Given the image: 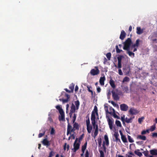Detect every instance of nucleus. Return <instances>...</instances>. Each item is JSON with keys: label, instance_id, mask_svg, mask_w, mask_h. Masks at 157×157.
I'll return each mask as SVG.
<instances>
[{"label": "nucleus", "instance_id": "nucleus-1", "mask_svg": "<svg viewBox=\"0 0 157 157\" xmlns=\"http://www.w3.org/2000/svg\"><path fill=\"white\" fill-rule=\"evenodd\" d=\"M75 105L73 103H72L71 107L70 112L69 113V115L70 117L72 116L73 113H75V110H78L79 109L80 102L78 100H77L75 102Z\"/></svg>", "mask_w": 157, "mask_h": 157}, {"label": "nucleus", "instance_id": "nucleus-2", "mask_svg": "<svg viewBox=\"0 0 157 157\" xmlns=\"http://www.w3.org/2000/svg\"><path fill=\"white\" fill-rule=\"evenodd\" d=\"M132 42L130 38H128L123 43L124 47L123 49L125 50H128V49L131 48L130 46Z\"/></svg>", "mask_w": 157, "mask_h": 157}, {"label": "nucleus", "instance_id": "nucleus-3", "mask_svg": "<svg viewBox=\"0 0 157 157\" xmlns=\"http://www.w3.org/2000/svg\"><path fill=\"white\" fill-rule=\"evenodd\" d=\"M91 120V121L92 124L94 128L95 129L97 125H98V124H96V117L95 114V112L94 111L92 112Z\"/></svg>", "mask_w": 157, "mask_h": 157}, {"label": "nucleus", "instance_id": "nucleus-4", "mask_svg": "<svg viewBox=\"0 0 157 157\" xmlns=\"http://www.w3.org/2000/svg\"><path fill=\"white\" fill-rule=\"evenodd\" d=\"M78 141V138H76L73 144L74 148L72 149V150L74 152H75L79 148L80 143H77Z\"/></svg>", "mask_w": 157, "mask_h": 157}, {"label": "nucleus", "instance_id": "nucleus-5", "mask_svg": "<svg viewBox=\"0 0 157 157\" xmlns=\"http://www.w3.org/2000/svg\"><path fill=\"white\" fill-rule=\"evenodd\" d=\"M94 68L95 69H92L90 72V74L93 76L97 75L100 73V71L97 66L95 67Z\"/></svg>", "mask_w": 157, "mask_h": 157}, {"label": "nucleus", "instance_id": "nucleus-6", "mask_svg": "<svg viewBox=\"0 0 157 157\" xmlns=\"http://www.w3.org/2000/svg\"><path fill=\"white\" fill-rule=\"evenodd\" d=\"M76 130L75 128H72V126L70 124H68L67 129V135H68L69 134H71V132H74Z\"/></svg>", "mask_w": 157, "mask_h": 157}, {"label": "nucleus", "instance_id": "nucleus-7", "mask_svg": "<svg viewBox=\"0 0 157 157\" xmlns=\"http://www.w3.org/2000/svg\"><path fill=\"white\" fill-rule=\"evenodd\" d=\"M140 41V40L139 39H137L136 41V43L132 45L131 46V49L134 48V49L133 50V52H135L137 50V48L136 47H137L139 46Z\"/></svg>", "mask_w": 157, "mask_h": 157}, {"label": "nucleus", "instance_id": "nucleus-8", "mask_svg": "<svg viewBox=\"0 0 157 157\" xmlns=\"http://www.w3.org/2000/svg\"><path fill=\"white\" fill-rule=\"evenodd\" d=\"M106 117H108L107 121L108 123V124L109 126L110 129L111 130L112 129L113 127V119H110L109 117L106 116Z\"/></svg>", "mask_w": 157, "mask_h": 157}, {"label": "nucleus", "instance_id": "nucleus-9", "mask_svg": "<svg viewBox=\"0 0 157 157\" xmlns=\"http://www.w3.org/2000/svg\"><path fill=\"white\" fill-rule=\"evenodd\" d=\"M120 108L121 111H126L128 110V107L127 105L122 104L120 105Z\"/></svg>", "mask_w": 157, "mask_h": 157}, {"label": "nucleus", "instance_id": "nucleus-10", "mask_svg": "<svg viewBox=\"0 0 157 157\" xmlns=\"http://www.w3.org/2000/svg\"><path fill=\"white\" fill-rule=\"evenodd\" d=\"M129 113L131 115H136L138 113L137 110L132 108H130L129 110Z\"/></svg>", "mask_w": 157, "mask_h": 157}, {"label": "nucleus", "instance_id": "nucleus-11", "mask_svg": "<svg viewBox=\"0 0 157 157\" xmlns=\"http://www.w3.org/2000/svg\"><path fill=\"white\" fill-rule=\"evenodd\" d=\"M120 135L121 136V139L124 143H126L127 142V138L123 134L121 130L119 131Z\"/></svg>", "mask_w": 157, "mask_h": 157}, {"label": "nucleus", "instance_id": "nucleus-12", "mask_svg": "<svg viewBox=\"0 0 157 157\" xmlns=\"http://www.w3.org/2000/svg\"><path fill=\"white\" fill-rule=\"evenodd\" d=\"M126 34L125 32L123 30H122L121 32V33L120 36V38L122 40L124 39L126 36Z\"/></svg>", "mask_w": 157, "mask_h": 157}, {"label": "nucleus", "instance_id": "nucleus-13", "mask_svg": "<svg viewBox=\"0 0 157 157\" xmlns=\"http://www.w3.org/2000/svg\"><path fill=\"white\" fill-rule=\"evenodd\" d=\"M112 94L114 100H119V98L118 94L117 93H116L115 92L113 91H112Z\"/></svg>", "mask_w": 157, "mask_h": 157}, {"label": "nucleus", "instance_id": "nucleus-14", "mask_svg": "<svg viewBox=\"0 0 157 157\" xmlns=\"http://www.w3.org/2000/svg\"><path fill=\"white\" fill-rule=\"evenodd\" d=\"M42 143L44 145L47 147L50 146V145L49 141L46 138L44 139L42 141Z\"/></svg>", "mask_w": 157, "mask_h": 157}, {"label": "nucleus", "instance_id": "nucleus-15", "mask_svg": "<svg viewBox=\"0 0 157 157\" xmlns=\"http://www.w3.org/2000/svg\"><path fill=\"white\" fill-rule=\"evenodd\" d=\"M105 80V76L102 77H101L99 79V83L101 86H104V81Z\"/></svg>", "mask_w": 157, "mask_h": 157}, {"label": "nucleus", "instance_id": "nucleus-16", "mask_svg": "<svg viewBox=\"0 0 157 157\" xmlns=\"http://www.w3.org/2000/svg\"><path fill=\"white\" fill-rule=\"evenodd\" d=\"M132 49H131V48L130 49H128V50H126L127 51V53L128 54L129 56H130L132 57H134L135 56V54L134 53L132 52L131 51H132Z\"/></svg>", "mask_w": 157, "mask_h": 157}, {"label": "nucleus", "instance_id": "nucleus-17", "mask_svg": "<svg viewBox=\"0 0 157 157\" xmlns=\"http://www.w3.org/2000/svg\"><path fill=\"white\" fill-rule=\"evenodd\" d=\"M114 136L116 139V142H121V140L120 139L118 138L119 136V134L118 132H115L114 134Z\"/></svg>", "mask_w": 157, "mask_h": 157}, {"label": "nucleus", "instance_id": "nucleus-18", "mask_svg": "<svg viewBox=\"0 0 157 157\" xmlns=\"http://www.w3.org/2000/svg\"><path fill=\"white\" fill-rule=\"evenodd\" d=\"M143 29H141L140 27H138L136 28V33L140 35L143 32Z\"/></svg>", "mask_w": 157, "mask_h": 157}, {"label": "nucleus", "instance_id": "nucleus-19", "mask_svg": "<svg viewBox=\"0 0 157 157\" xmlns=\"http://www.w3.org/2000/svg\"><path fill=\"white\" fill-rule=\"evenodd\" d=\"M109 84L111 87L113 89H115L116 87V86L115 84L114 81L111 78L109 81Z\"/></svg>", "mask_w": 157, "mask_h": 157}, {"label": "nucleus", "instance_id": "nucleus-20", "mask_svg": "<svg viewBox=\"0 0 157 157\" xmlns=\"http://www.w3.org/2000/svg\"><path fill=\"white\" fill-rule=\"evenodd\" d=\"M98 125H97L96 126V128L95 129L94 132V137L95 138L98 135Z\"/></svg>", "mask_w": 157, "mask_h": 157}, {"label": "nucleus", "instance_id": "nucleus-21", "mask_svg": "<svg viewBox=\"0 0 157 157\" xmlns=\"http://www.w3.org/2000/svg\"><path fill=\"white\" fill-rule=\"evenodd\" d=\"M134 117H131L129 118H128L127 117L125 118V122L127 123H132V120Z\"/></svg>", "mask_w": 157, "mask_h": 157}, {"label": "nucleus", "instance_id": "nucleus-22", "mask_svg": "<svg viewBox=\"0 0 157 157\" xmlns=\"http://www.w3.org/2000/svg\"><path fill=\"white\" fill-rule=\"evenodd\" d=\"M61 117H59V120L60 121H65V118H64V112H62V113H60Z\"/></svg>", "mask_w": 157, "mask_h": 157}, {"label": "nucleus", "instance_id": "nucleus-23", "mask_svg": "<svg viewBox=\"0 0 157 157\" xmlns=\"http://www.w3.org/2000/svg\"><path fill=\"white\" fill-rule=\"evenodd\" d=\"M150 153L151 154L153 155H157V150L153 149L150 151Z\"/></svg>", "mask_w": 157, "mask_h": 157}, {"label": "nucleus", "instance_id": "nucleus-24", "mask_svg": "<svg viewBox=\"0 0 157 157\" xmlns=\"http://www.w3.org/2000/svg\"><path fill=\"white\" fill-rule=\"evenodd\" d=\"M56 108L58 110L59 113L63 112V109L61 108L59 105H57L56 106Z\"/></svg>", "mask_w": 157, "mask_h": 157}, {"label": "nucleus", "instance_id": "nucleus-25", "mask_svg": "<svg viewBox=\"0 0 157 157\" xmlns=\"http://www.w3.org/2000/svg\"><path fill=\"white\" fill-rule=\"evenodd\" d=\"M134 153L138 156L140 157L142 155V153L140 151V150L137 149L134 151Z\"/></svg>", "mask_w": 157, "mask_h": 157}, {"label": "nucleus", "instance_id": "nucleus-26", "mask_svg": "<svg viewBox=\"0 0 157 157\" xmlns=\"http://www.w3.org/2000/svg\"><path fill=\"white\" fill-rule=\"evenodd\" d=\"M104 139L106 142V145L108 146L109 145V139L107 135H105L104 136Z\"/></svg>", "mask_w": 157, "mask_h": 157}, {"label": "nucleus", "instance_id": "nucleus-27", "mask_svg": "<svg viewBox=\"0 0 157 157\" xmlns=\"http://www.w3.org/2000/svg\"><path fill=\"white\" fill-rule=\"evenodd\" d=\"M137 138L143 140H146V137L145 136L139 135L137 136Z\"/></svg>", "mask_w": 157, "mask_h": 157}, {"label": "nucleus", "instance_id": "nucleus-28", "mask_svg": "<svg viewBox=\"0 0 157 157\" xmlns=\"http://www.w3.org/2000/svg\"><path fill=\"white\" fill-rule=\"evenodd\" d=\"M87 144V142H86L82 146V152L84 153L86 149V146Z\"/></svg>", "mask_w": 157, "mask_h": 157}, {"label": "nucleus", "instance_id": "nucleus-29", "mask_svg": "<svg viewBox=\"0 0 157 157\" xmlns=\"http://www.w3.org/2000/svg\"><path fill=\"white\" fill-rule=\"evenodd\" d=\"M87 130L88 133H90L91 132L92 129V127L90 125H89L88 126H86Z\"/></svg>", "mask_w": 157, "mask_h": 157}, {"label": "nucleus", "instance_id": "nucleus-30", "mask_svg": "<svg viewBox=\"0 0 157 157\" xmlns=\"http://www.w3.org/2000/svg\"><path fill=\"white\" fill-rule=\"evenodd\" d=\"M73 126L74 128H75L76 130H78L79 129V125L77 123L75 122L74 123Z\"/></svg>", "mask_w": 157, "mask_h": 157}, {"label": "nucleus", "instance_id": "nucleus-31", "mask_svg": "<svg viewBox=\"0 0 157 157\" xmlns=\"http://www.w3.org/2000/svg\"><path fill=\"white\" fill-rule=\"evenodd\" d=\"M75 85L73 83H72L70 85L69 87V89L71 90V92H73L74 91V88Z\"/></svg>", "mask_w": 157, "mask_h": 157}, {"label": "nucleus", "instance_id": "nucleus-32", "mask_svg": "<svg viewBox=\"0 0 157 157\" xmlns=\"http://www.w3.org/2000/svg\"><path fill=\"white\" fill-rule=\"evenodd\" d=\"M115 124L118 127H121L122 126L120 121L118 120L116 121Z\"/></svg>", "mask_w": 157, "mask_h": 157}, {"label": "nucleus", "instance_id": "nucleus-33", "mask_svg": "<svg viewBox=\"0 0 157 157\" xmlns=\"http://www.w3.org/2000/svg\"><path fill=\"white\" fill-rule=\"evenodd\" d=\"M123 90L124 92H126V93L128 92L129 89L128 87L127 86L124 87L123 88Z\"/></svg>", "mask_w": 157, "mask_h": 157}, {"label": "nucleus", "instance_id": "nucleus-34", "mask_svg": "<svg viewBox=\"0 0 157 157\" xmlns=\"http://www.w3.org/2000/svg\"><path fill=\"white\" fill-rule=\"evenodd\" d=\"M123 57V56L122 55H120L118 56L117 58L118 59V62L121 63L122 59Z\"/></svg>", "mask_w": 157, "mask_h": 157}, {"label": "nucleus", "instance_id": "nucleus-35", "mask_svg": "<svg viewBox=\"0 0 157 157\" xmlns=\"http://www.w3.org/2000/svg\"><path fill=\"white\" fill-rule=\"evenodd\" d=\"M115 48L117 53H119L121 52H123L122 50L119 49L117 45L116 46Z\"/></svg>", "mask_w": 157, "mask_h": 157}, {"label": "nucleus", "instance_id": "nucleus-36", "mask_svg": "<svg viewBox=\"0 0 157 157\" xmlns=\"http://www.w3.org/2000/svg\"><path fill=\"white\" fill-rule=\"evenodd\" d=\"M155 128V125L154 124L151 126V128L149 129V130L151 131H153Z\"/></svg>", "mask_w": 157, "mask_h": 157}, {"label": "nucleus", "instance_id": "nucleus-37", "mask_svg": "<svg viewBox=\"0 0 157 157\" xmlns=\"http://www.w3.org/2000/svg\"><path fill=\"white\" fill-rule=\"evenodd\" d=\"M111 54L110 52H109L107 53L106 54V56L108 59L109 60H110L111 57Z\"/></svg>", "mask_w": 157, "mask_h": 157}, {"label": "nucleus", "instance_id": "nucleus-38", "mask_svg": "<svg viewBox=\"0 0 157 157\" xmlns=\"http://www.w3.org/2000/svg\"><path fill=\"white\" fill-rule=\"evenodd\" d=\"M108 107L107 106H105V111L106 113H108L109 114H111L112 112H109L108 111Z\"/></svg>", "mask_w": 157, "mask_h": 157}, {"label": "nucleus", "instance_id": "nucleus-39", "mask_svg": "<svg viewBox=\"0 0 157 157\" xmlns=\"http://www.w3.org/2000/svg\"><path fill=\"white\" fill-rule=\"evenodd\" d=\"M128 140L129 142L130 143H133L134 142V140H133L132 138L131 137V136L129 135H128Z\"/></svg>", "mask_w": 157, "mask_h": 157}, {"label": "nucleus", "instance_id": "nucleus-40", "mask_svg": "<svg viewBox=\"0 0 157 157\" xmlns=\"http://www.w3.org/2000/svg\"><path fill=\"white\" fill-rule=\"evenodd\" d=\"M98 146L99 147H101V137L98 138Z\"/></svg>", "mask_w": 157, "mask_h": 157}, {"label": "nucleus", "instance_id": "nucleus-41", "mask_svg": "<svg viewBox=\"0 0 157 157\" xmlns=\"http://www.w3.org/2000/svg\"><path fill=\"white\" fill-rule=\"evenodd\" d=\"M99 152L100 153V157H104V154L103 151L102 150H99Z\"/></svg>", "mask_w": 157, "mask_h": 157}, {"label": "nucleus", "instance_id": "nucleus-42", "mask_svg": "<svg viewBox=\"0 0 157 157\" xmlns=\"http://www.w3.org/2000/svg\"><path fill=\"white\" fill-rule=\"evenodd\" d=\"M121 119L123 122V124H125L124 121H125V116L124 115H123V116L121 117Z\"/></svg>", "mask_w": 157, "mask_h": 157}, {"label": "nucleus", "instance_id": "nucleus-43", "mask_svg": "<svg viewBox=\"0 0 157 157\" xmlns=\"http://www.w3.org/2000/svg\"><path fill=\"white\" fill-rule=\"evenodd\" d=\"M66 146H67V150H68L69 149V145H67L66 143H65L64 146V150H66Z\"/></svg>", "mask_w": 157, "mask_h": 157}, {"label": "nucleus", "instance_id": "nucleus-44", "mask_svg": "<svg viewBox=\"0 0 157 157\" xmlns=\"http://www.w3.org/2000/svg\"><path fill=\"white\" fill-rule=\"evenodd\" d=\"M84 136V134H82L80 137H79L78 139V142L79 143H80L82 139Z\"/></svg>", "mask_w": 157, "mask_h": 157}, {"label": "nucleus", "instance_id": "nucleus-45", "mask_svg": "<svg viewBox=\"0 0 157 157\" xmlns=\"http://www.w3.org/2000/svg\"><path fill=\"white\" fill-rule=\"evenodd\" d=\"M129 78L127 77H124L123 80V82H127L129 81Z\"/></svg>", "mask_w": 157, "mask_h": 157}, {"label": "nucleus", "instance_id": "nucleus-46", "mask_svg": "<svg viewBox=\"0 0 157 157\" xmlns=\"http://www.w3.org/2000/svg\"><path fill=\"white\" fill-rule=\"evenodd\" d=\"M55 133V130L53 128H52L50 132V134L51 135H54Z\"/></svg>", "mask_w": 157, "mask_h": 157}, {"label": "nucleus", "instance_id": "nucleus-47", "mask_svg": "<svg viewBox=\"0 0 157 157\" xmlns=\"http://www.w3.org/2000/svg\"><path fill=\"white\" fill-rule=\"evenodd\" d=\"M90 122L89 118H88V119L86 120V126H88L89 125H90Z\"/></svg>", "mask_w": 157, "mask_h": 157}, {"label": "nucleus", "instance_id": "nucleus-48", "mask_svg": "<svg viewBox=\"0 0 157 157\" xmlns=\"http://www.w3.org/2000/svg\"><path fill=\"white\" fill-rule=\"evenodd\" d=\"M144 119V118L143 117H142L140 118H139L138 119V121L140 124H141L143 119Z\"/></svg>", "mask_w": 157, "mask_h": 157}, {"label": "nucleus", "instance_id": "nucleus-49", "mask_svg": "<svg viewBox=\"0 0 157 157\" xmlns=\"http://www.w3.org/2000/svg\"><path fill=\"white\" fill-rule=\"evenodd\" d=\"M45 133V132H44L43 133H40L38 135V137L40 138L42 137L44 135Z\"/></svg>", "mask_w": 157, "mask_h": 157}, {"label": "nucleus", "instance_id": "nucleus-50", "mask_svg": "<svg viewBox=\"0 0 157 157\" xmlns=\"http://www.w3.org/2000/svg\"><path fill=\"white\" fill-rule=\"evenodd\" d=\"M94 110L95 111L96 114H98V109L96 106H94Z\"/></svg>", "mask_w": 157, "mask_h": 157}, {"label": "nucleus", "instance_id": "nucleus-51", "mask_svg": "<svg viewBox=\"0 0 157 157\" xmlns=\"http://www.w3.org/2000/svg\"><path fill=\"white\" fill-rule=\"evenodd\" d=\"M121 67V63L118 62L117 68L119 69H120Z\"/></svg>", "mask_w": 157, "mask_h": 157}, {"label": "nucleus", "instance_id": "nucleus-52", "mask_svg": "<svg viewBox=\"0 0 157 157\" xmlns=\"http://www.w3.org/2000/svg\"><path fill=\"white\" fill-rule=\"evenodd\" d=\"M76 116L75 114H74V116L73 117V123H74L75 122V121L76 119Z\"/></svg>", "mask_w": 157, "mask_h": 157}, {"label": "nucleus", "instance_id": "nucleus-53", "mask_svg": "<svg viewBox=\"0 0 157 157\" xmlns=\"http://www.w3.org/2000/svg\"><path fill=\"white\" fill-rule=\"evenodd\" d=\"M118 73L121 75H123L121 70L120 69H119L118 70Z\"/></svg>", "mask_w": 157, "mask_h": 157}, {"label": "nucleus", "instance_id": "nucleus-54", "mask_svg": "<svg viewBox=\"0 0 157 157\" xmlns=\"http://www.w3.org/2000/svg\"><path fill=\"white\" fill-rule=\"evenodd\" d=\"M87 87L88 89V90L89 92H92V90H91L90 89V88L91 89L92 88L91 86H87Z\"/></svg>", "mask_w": 157, "mask_h": 157}, {"label": "nucleus", "instance_id": "nucleus-55", "mask_svg": "<svg viewBox=\"0 0 157 157\" xmlns=\"http://www.w3.org/2000/svg\"><path fill=\"white\" fill-rule=\"evenodd\" d=\"M69 101V100H68V99H63V103H65L68 102Z\"/></svg>", "mask_w": 157, "mask_h": 157}, {"label": "nucleus", "instance_id": "nucleus-56", "mask_svg": "<svg viewBox=\"0 0 157 157\" xmlns=\"http://www.w3.org/2000/svg\"><path fill=\"white\" fill-rule=\"evenodd\" d=\"M85 156V157H89V153L88 150H87L86 151Z\"/></svg>", "mask_w": 157, "mask_h": 157}, {"label": "nucleus", "instance_id": "nucleus-57", "mask_svg": "<svg viewBox=\"0 0 157 157\" xmlns=\"http://www.w3.org/2000/svg\"><path fill=\"white\" fill-rule=\"evenodd\" d=\"M147 132V129H146L145 130L143 131L141 133L142 135H144Z\"/></svg>", "mask_w": 157, "mask_h": 157}, {"label": "nucleus", "instance_id": "nucleus-58", "mask_svg": "<svg viewBox=\"0 0 157 157\" xmlns=\"http://www.w3.org/2000/svg\"><path fill=\"white\" fill-rule=\"evenodd\" d=\"M152 136L153 137H157V133H153Z\"/></svg>", "mask_w": 157, "mask_h": 157}, {"label": "nucleus", "instance_id": "nucleus-59", "mask_svg": "<svg viewBox=\"0 0 157 157\" xmlns=\"http://www.w3.org/2000/svg\"><path fill=\"white\" fill-rule=\"evenodd\" d=\"M65 96L67 97V99H68V100H69L70 96L67 94H65Z\"/></svg>", "mask_w": 157, "mask_h": 157}, {"label": "nucleus", "instance_id": "nucleus-60", "mask_svg": "<svg viewBox=\"0 0 157 157\" xmlns=\"http://www.w3.org/2000/svg\"><path fill=\"white\" fill-rule=\"evenodd\" d=\"M97 91L98 92V93H99L101 92V88L99 87H98L97 88Z\"/></svg>", "mask_w": 157, "mask_h": 157}, {"label": "nucleus", "instance_id": "nucleus-61", "mask_svg": "<svg viewBox=\"0 0 157 157\" xmlns=\"http://www.w3.org/2000/svg\"><path fill=\"white\" fill-rule=\"evenodd\" d=\"M78 87L77 85H76L75 87V92L77 91L78 90Z\"/></svg>", "mask_w": 157, "mask_h": 157}, {"label": "nucleus", "instance_id": "nucleus-62", "mask_svg": "<svg viewBox=\"0 0 157 157\" xmlns=\"http://www.w3.org/2000/svg\"><path fill=\"white\" fill-rule=\"evenodd\" d=\"M113 116L115 118H117L118 119H120V117L117 115L115 114H114Z\"/></svg>", "mask_w": 157, "mask_h": 157}, {"label": "nucleus", "instance_id": "nucleus-63", "mask_svg": "<svg viewBox=\"0 0 157 157\" xmlns=\"http://www.w3.org/2000/svg\"><path fill=\"white\" fill-rule=\"evenodd\" d=\"M64 90L68 93H70L71 92L70 90H68L67 88L65 89Z\"/></svg>", "mask_w": 157, "mask_h": 157}, {"label": "nucleus", "instance_id": "nucleus-64", "mask_svg": "<svg viewBox=\"0 0 157 157\" xmlns=\"http://www.w3.org/2000/svg\"><path fill=\"white\" fill-rule=\"evenodd\" d=\"M53 155V151H51L49 153V156H51L52 157Z\"/></svg>", "mask_w": 157, "mask_h": 157}]
</instances>
